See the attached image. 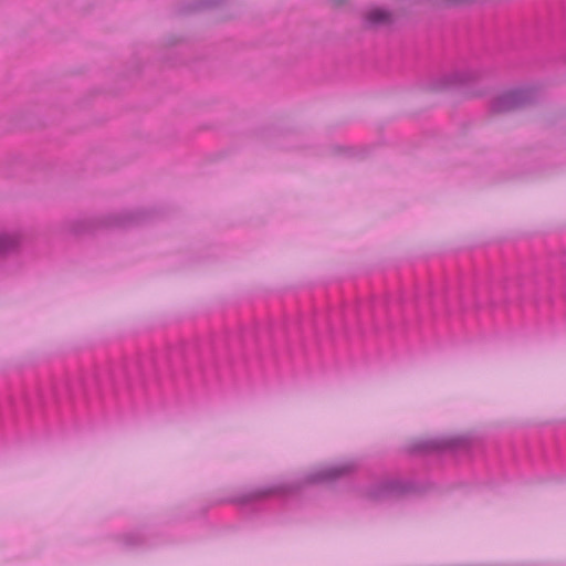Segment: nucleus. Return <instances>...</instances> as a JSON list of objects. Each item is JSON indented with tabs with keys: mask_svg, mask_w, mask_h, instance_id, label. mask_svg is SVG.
<instances>
[{
	"mask_svg": "<svg viewBox=\"0 0 566 566\" xmlns=\"http://www.w3.org/2000/svg\"><path fill=\"white\" fill-rule=\"evenodd\" d=\"M367 20L371 24H386L391 21V14L382 9H373L367 14Z\"/></svg>",
	"mask_w": 566,
	"mask_h": 566,
	"instance_id": "obj_1",
	"label": "nucleus"
}]
</instances>
